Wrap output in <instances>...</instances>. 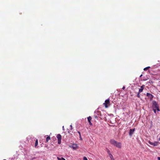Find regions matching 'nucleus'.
Returning <instances> with one entry per match:
<instances>
[{
	"label": "nucleus",
	"mask_w": 160,
	"mask_h": 160,
	"mask_svg": "<svg viewBox=\"0 0 160 160\" xmlns=\"http://www.w3.org/2000/svg\"><path fill=\"white\" fill-rule=\"evenodd\" d=\"M159 105L158 103L155 101L152 102V109H156L157 108L159 107Z\"/></svg>",
	"instance_id": "f257e3e1"
},
{
	"label": "nucleus",
	"mask_w": 160,
	"mask_h": 160,
	"mask_svg": "<svg viewBox=\"0 0 160 160\" xmlns=\"http://www.w3.org/2000/svg\"><path fill=\"white\" fill-rule=\"evenodd\" d=\"M103 104L105 106V107L106 108H107L108 107V105L109 106L110 105L109 99L108 98V99L106 100L105 101V102L103 103Z\"/></svg>",
	"instance_id": "f03ea898"
},
{
	"label": "nucleus",
	"mask_w": 160,
	"mask_h": 160,
	"mask_svg": "<svg viewBox=\"0 0 160 160\" xmlns=\"http://www.w3.org/2000/svg\"><path fill=\"white\" fill-rule=\"evenodd\" d=\"M56 137L58 140V143L59 144H60L61 143V139L62 138L61 135L60 134H59L57 135Z\"/></svg>",
	"instance_id": "7ed1b4c3"
},
{
	"label": "nucleus",
	"mask_w": 160,
	"mask_h": 160,
	"mask_svg": "<svg viewBox=\"0 0 160 160\" xmlns=\"http://www.w3.org/2000/svg\"><path fill=\"white\" fill-rule=\"evenodd\" d=\"M148 142L150 145H153L154 146H157L158 145V142H152L150 141H149Z\"/></svg>",
	"instance_id": "20e7f679"
},
{
	"label": "nucleus",
	"mask_w": 160,
	"mask_h": 160,
	"mask_svg": "<svg viewBox=\"0 0 160 160\" xmlns=\"http://www.w3.org/2000/svg\"><path fill=\"white\" fill-rule=\"evenodd\" d=\"M122 144L121 142H116V143L114 145V146H116L117 148H121Z\"/></svg>",
	"instance_id": "39448f33"
},
{
	"label": "nucleus",
	"mask_w": 160,
	"mask_h": 160,
	"mask_svg": "<svg viewBox=\"0 0 160 160\" xmlns=\"http://www.w3.org/2000/svg\"><path fill=\"white\" fill-rule=\"evenodd\" d=\"M135 129L134 128L133 129H130V132H129V135L130 136H132L134 133V132L135 131Z\"/></svg>",
	"instance_id": "423d86ee"
},
{
	"label": "nucleus",
	"mask_w": 160,
	"mask_h": 160,
	"mask_svg": "<svg viewBox=\"0 0 160 160\" xmlns=\"http://www.w3.org/2000/svg\"><path fill=\"white\" fill-rule=\"evenodd\" d=\"M147 96L150 98L151 100H152L153 98V96L152 94L148 92L147 93Z\"/></svg>",
	"instance_id": "0eeeda50"
},
{
	"label": "nucleus",
	"mask_w": 160,
	"mask_h": 160,
	"mask_svg": "<svg viewBox=\"0 0 160 160\" xmlns=\"http://www.w3.org/2000/svg\"><path fill=\"white\" fill-rule=\"evenodd\" d=\"M117 142V141H115L114 139H111L110 140V143L112 144L114 146V145Z\"/></svg>",
	"instance_id": "6e6552de"
},
{
	"label": "nucleus",
	"mask_w": 160,
	"mask_h": 160,
	"mask_svg": "<svg viewBox=\"0 0 160 160\" xmlns=\"http://www.w3.org/2000/svg\"><path fill=\"white\" fill-rule=\"evenodd\" d=\"M92 119V117L91 116H89L88 118V122H89V124L90 125H92V123H91V120Z\"/></svg>",
	"instance_id": "1a4fd4ad"
},
{
	"label": "nucleus",
	"mask_w": 160,
	"mask_h": 160,
	"mask_svg": "<svg viewBox=\"0 0 160 160\" xmlns=\"http://www.w3.org/2000/svg\"><path fill=\"white\" fill-rule=\"evenodd\" d=\"M145 87V85H142L141 87V88L140 89H139V92H142L143 90V89H144V87Z\"/></svg>",
	"instance_id": "9d476101"
},
{
	"label": "nucleus",
	"mask_w": 160,
	"mask_h": 160,
	"mask_svg": "<svg viewBox=\"0 0 160 160\" xmlns=\"http://www.w3.org/2000/svg\"><path fill=\"white\" fill-rule=\"evenodd\" d=\"M78 148L77 145L76 144H74L72 145V148L74 149H76Z\"/></svg>",
	"instance_id": "9b49d317"
},
{
	"label": "nucleus",
	"mask_w": 160,
	"mask_h": 160,
	"mask_svg": "<svg viewBox=\"0 0 160 160\" xmlns=\"http://www.w3.org/2000/svg\"><path fill=\"white\" fill-rule=\"evenodd\" d=\"M109 156L111 158V160H115L113 158V156L112 154H109Z\"/></svg>",
	"instance_id": "f8f14e48"
},
{
	"label": "nucleus",
	"mask_w": 160,
	"mask_h": 160,
	"mask_svg": "<svg viewBox=\"0 0 160 160\" xmlns=\"http://www.w3.org/2000/svg\"><path fill=\"white\" fill-rule=\"evenodd\" d=\"M50 139V136L46 138V142H48V141H49V140Z\"/></svg>",
	"instance_id": "ddd939ff"
},
{
	"label": "nucleus",
	"mask_w": 160,
	"mask_h": 160,
	"mask_svg": "<svg viewBox=\"0 0 160 160\" xmlns=\"http://www.w3.org/2000/svg\"><path fill=\"white\" fill-rule=\"evenodd\" d=\"M57 159L58 160H66L65 159L63 158H59L57 157Z\"/></svg>",
	"instance_id": "4468645a"
},
{
	"label": "nucleus",
	"mask_w": 160,
	"mask_h": 160,
	"mask_svg": "<svg viewBox=\"0 0 160 160\" xmlns=\"http://www.w3.org/2000/svg\"><path fill=\"white\" fill-rule=\"evenodd\" d=\"M38 145V140L37 139L36 141V142H35V147H36V146Z\"/></svg>",
	"instance_id": "2eb2a0df"
},
{
	"label": "nucleus",
	"mask_w": 160,
	"mask_h": 160,
	"mask_svg": "<svg viewBox=\"0 0 160 160\" xmlns=\"http://www.w3.org/2000/svg\"><path fill=\"white\" fill-rule=\"evenodd\" d=\"M150 68V67H148L144 68L143 70L144 71H146L147 70L149 69Z\"/></svg>",
	"instance_id": "dca6fc26"
},
{
	"label": "nucleus",
	"mask_w": 160,
	"mask_h": 160,
	"mask_svg": "<svg viewBox=\"0 0 160 160\" xmlns=\"http://www.w3.org/2000/svg\"><path fill=\"white\" fill-rule=\"evenodd\" d=\"M140 92H138V93H137V97L138 98H140Z\"/></svg>",
	"instance_id": "f3484780"
},
{
	"label": "nucleus",
	"mask_w": 160,
	"mask_h": 160,
	"mask_svg": "<svg viewBox=\"0 0 160 160\" xmlns=\"http://www.w3.org/2000/svg\"><path fill=\"white\" fill-rule=\"evenodd\" d=\"M107 152L108 153L109 155V154H111L110 153V151L109 149H107Z\"/></svg>",
	"instance_id": "a211bd4d"
},
{
	"label": "nucleus",
	"mask_w": 160,
	"mask_h": 160,
	"mask_svg": "<svg viewBox=\"0 0 160 160\" xmlns=\"http://www.w3.org/2000/svg\"><path fill=\"white\" fill-rule=\"evenodd\" d=\"M83 160H88L87 158L86 157H83Z\"/></svg>",
	"instance_id": "6ab92c4d"
},
{
	"label": "nucleus",
	"mask_w": 160,
	"mask_h": 160,
	"mask_svg": "<svg viewBox=\"0 0 160 160\" xmlns=\"http://www.w3.org/2000/svg\"><path fill=\"white\" fill-rule=\"evenodd\" d=\"M156 109H153V110L154 111V112L155 113H156Z\"/></svg>",
	"instance_id": "aec40b11"
},
{
	"label": "nucleus",
	"mask_w": 160,
	"mask_h": 160,
	"mask_svg": "<svg viewBox=\"0 0 160 160\" xmlns=\"http://www.w3.org/2000/svg\"><path fill=\"white\" fill-rule=\"evenodd\" d=\"M156 110L158 111H160V109L159 108V107L157 108L156 109Z\"/></svg>",
	"instance_id": "412c9836"
},
{
	"label": "nucleus",
	"mask_w": 160,
	"mask_h": 160,
	"mask_svg": "<svg viewBox=\"0 0 160 160\" xmlns=\"http://www.w3.org/2000/svg\"><path fill=\"white\" fill-rule=\"evenodd\" d=\"M79 138H80V139L81 140H82V137H81V135H80V136H79Z\"/></svg>",
	"instance_id": "4be33fe9"
},
{
	"label": "nucleus",
	"mask_w": 160,
	"mask_h": 160,
	"mask_svg": "<svg viewBox=\"0 0 160 160\" xmlns=\"http://www.w3.org/2000/svg\"><path fill=\"white\" fill-rule=\"evenodd\" d=\"M78 132L79 133V136H80V135H81V133H80V132L79 131H78Z\"/></svg>",
	"instance_id": "5701e85b"
},
{
	"label": "nucleus",
	"mask_w": 160,
	"mask_h": 160,
	"mask_svg": "<svg viewBox=\"0 0 160 160\" xmlns=\"http://www.w3.org/2000/svg\"><path fill=\"white\" fill-rule=\"evenodd\" d=\"M125 88V87L124 86H123L122 88V89H123V90H124Z\"/></svg>",
	"instance_id": "b1692460"
},
{
	"label": "nucleus",
	"mask_w": 160,
	"mask_h": 160,
	"mask_svg": "<svg viewBox=\"0 0 160 160\" xmlns=\"http://www.w3.org/2000/svg\"><path fill=\"white\" fill-rule=\"evenodd\" d=\"M158 160H160V157H158Z\"/></svg>",
	"instance_id": "393cba45"
},
{
	"label": "nucleus",
	"mask_w": 160,
	"mask_h": 160,
	"mask_svg": "<svg viewBox=\"0 0 160 160\" xmlns=\"http://www.w3.org/2000/svg\"><path fill=\"white\" fill-rule=\"evenodd\" d=\"M70 127H71V129H72V125H71V126H70Z\"/></svg>",
	"instance_id": "a878e982"
},
{
	"label": "nucleus",
	"mask_w": 160,
	"mask_h": 160,
	"mask_svg": "<svg viewBox=\"0 0 160 160\" xmlns=\"http://www.w3.org/2000/svg\"><path fill=\"white\" fill-rule=\"evenodd\" d=\"M142 76V75H141L140 76L141 77V76Z\"/></svg>",
	"instance_id": "bb28decb"
},
{
	"label": "nucleus",
	"mask_w": 160,
	"mask_h": 160,
	"mask_svg": "<svg viewBox=\"0 0 160 160\" xmlns=\"http://www.w3.org/2000/svg\"><path fill=\"white\" fill-rule=\"evenodd\" d=\"M95 117V118H97V116H96Z\"/></svg>",
	"instance_id": "cd10ccee"
},
{
	"label": "nucleus",
	"mask_w": 160,
	"mask_h": 160,
	"mask_svg": "<svg viewBox=\"0 0 160 160\" xmlns=\"http://www.w3.org/2000/svg\"><path fill=\"white\" fill-rule=\"evenodd\" d=\"M6 160V159H4V160Z\"/></svg>",
	"instance_id": "c85d7f7f"
}]
</instances>
